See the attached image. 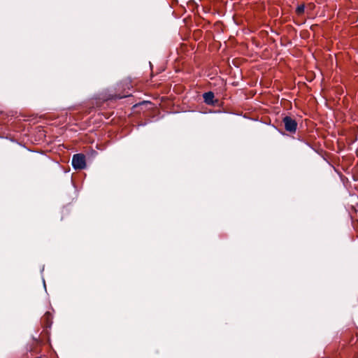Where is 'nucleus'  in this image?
Returning <instances> with one entry per match:
<instances>
[{
    "mask_svg": "<svg viewBox=\"0 0 358 358\" xmlns=\"http://www.w3.org/2000/svg\"><path fill=\"white\" fill-rule=\"evenodd\" d=\"M72 166L75 169H84L86 167L85 156L83 154H76L72 158Z\"/></svg>",
    "mask_w": 358,
    "mask_h": 358,
    "instance_id": "f257e3e1",
    "label": "nucleus"
},
{
    "mask_svg": "<svg viewBox=\"0 0 358 358\" xmlns=\"http://www.w3.org/2000/svg\"><path fill=\"white\" fill-rule=\"evenodd\" d=\"M305 6L303 4L299 5L296 8V13L298 15H301L303 13Z\"/></svg>",
    "mask_w": 358,
    "mask_h": 358,
    "instance_id": "20e7f679",
    "label": "nucleus"
},
{
    "mask_svg": "<svg viewBox=\"0 0 358 358\" xmlns=\"http://www.w3.org/2000/svg\"><path fill=\"white\" fill-rule=\"evenodd\" d=\"M203 98L204 102L208 105L215 106V103L217 102V100L215 99V95L213 92H205L203 94Z\"/></svg>",
    "mask_w": 358,
    "mask_h": 358,
    "instance_id": "7ed1b4c3",
    "label": "nucleus"
},
{
    "mask_svg": "<svg viewBox=\"0 0 358 358\" xmlns=\"http://www.w3.org/2000/svg\"><path fill=\"white\" fill-rule=\"evenodd\" d=\"M36 358H42V357H36Z\"/></svg>",
    "mask_w": 358,
    "mask_h": 358,
    "instance_id": "39448f33",
    "label": "nucleus"
},
{
    "mask_svg": "<svg viewBox=\"0 0 358 358\" xmlns=\"http://www.w3.org/2000/svg\"><path fill=\"white\" fill-rule=\"evenodd\" d=\"M282 122L285 126V129L287 131L294 134L297 129L296 121L289 116H285L282 119Z\"/></svg>",
    "mask_w": 358,
    "mask_h": 358,
    "instance_id": "f03ea898",
    "label": "nucleus"
}]
</instances>
